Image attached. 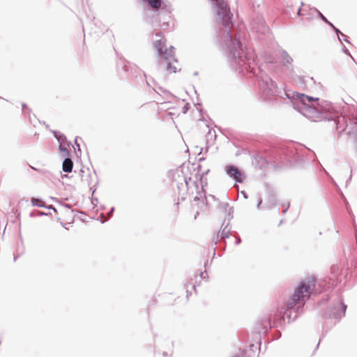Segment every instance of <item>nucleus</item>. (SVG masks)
Returning <instances> with one entry per match:
<instances>
[{"label": "nucleus", "instance_id": "nucleus-34", "mask_svg": "<svg viewBox=\"0 0 357 357\" xmlns=\"http://www.w3.org/2000/svg\"><path fill=\"white\" fill-rule=\"evenodd\" d=\"M233 212L234 211H233L232 208H229V215H231Z\"/></svg>", "mask_w": 357, "mask_h": 357}, {"label": "nucleus", "instance_id": "nucleus-37", "mask_svg": "<svg viewBox=\"0 0 357 357\" xmlns=\"http://www.w3.org/2000/svg\"><path fill=\"white\" fill-rule=\"evenodd\" d=\"M22 109H25V108H26V104H24V103H23V104L22 105Z\"/></svg>", "mask_w": 357, "mask_h": 357}, {"label": "nucleus", "instance_id": "nucleus-15", "mask_svg": "<svg viewBox=\"0 0 357 357\" xmlns=\"http://www.w3.org/2000/svg\"><path fill=\"white\" fill-rule=\"evenodd\" d=\"M54 137L56 138L59 144H63L66 140V137L64 135L61 134L56 131L53 132Z\"/></svg>", "mask_w": 357, "mask_h": 357}, {"label": "nucleus", "instance_id": "nucleus-22", "mask_svg": "<svg viewBox=\"0 0 357 357\" xmlns=\"http://www.w3.org/2000/svg\"><path fill=\"white\" fill-rule=\"evenodd\" d=\"M349 172H350V174H349V178L346 180V186L348 185V184L350 183V181H351V178H352V176H353V169L351 167H349Z\"/></svg>", "mask_w": 357, "mask_h": 357}, {"label": "nucleus", "instance_id": "nucleus-43", "mask_svg": "<svg viewBox=\"0 0 357 357\" xmlns=\"http://www.w3.org/2000/svg\"><path fill=\"white\" fill-rule=\"evenodd\" d=\"M183 181H185V182L187 183V181H186V178H183Z\"/></svg>", "mask_w": 357, "mask_h": 357}, {"label": "nucleus", "instance_id": "nucleus-4", "mask_svg": "<svg viewBox=\"0 0 357 357\" xmlns=\"http://www.w3.org/2000/svg\"><path fill=\"white\" fill-rule=\"evenodd\" d=\"M153 44L158 54L159 64L160 66L165 64L168 73H176V67L174 64L177 63V60L173 52L174 47L173 46H170L169 48L167 47L166 39L160 32L155 34Z\"/></svg>", "mask_w": 357, "mask_h": 357}, {"label": "nucleus", "instance_id": "nucleus-9", "mask_svg": "<svg viewBox=\"0 0 357 357\" xmlns=\"http://www.w3.org/2000/svg\"><path fill=\"white\" fill-rule=\"evenodd\" d=\"M253 347L254 344H250L248 350L244 351L240 349L238 352L233 354L231 357H255V353L252 349Z\"/></svg>", "mask_w": 357, "mask_h": 357}, {"label": "nucleus", "instance_id": "nucleus-23", "mask_svg": "<svg viewBox=\"0 0 357 357\" xmlns=\"http://www.w3.org/2000/svg\"><path fill=\"white\" fill-rule=\"evenodd\" d=\"M342 52H343L344 54H347V55L350 56L351 57H352V56H351V54H350V52H349V51L348 50V49H347L345 46H343V47H342Z\"/></svg>", "mask_w": 357, "mask_h": 357}, {"label": "nucleus", "instance_id": "nucleus-36", "mask_svg": "<svg viewBox=\"0 0 357 357\" xmlns=\"http://www.w3.org/2000/svg\"><path fill=\"white\" fill-rule=\"evenodd\" d=\"M38 215H46L47 214L45 213H44V212H39Z\"/></svg>", "mask_w": 357, "mask_h": 357}, {"label": "nucleus", "instance_id": "nucleus-28", "mask_svg": "<svg viewBox=\"0 0 357 357\" xmlns=\"http://www.w3.org/2000/svg\"><path fill=\"white\" fill-rule=\"evenodd\" d=\"M114 211V207H112V208L110 209V211H109L108 214H107L109 217H111V216L112 215V213H113Z\"/></svg>", "mask_w": 357, "mask_h": 357}, {"label": "nucleus", "instance_id": "nucleus-42", "mask_svg": "<svg viewBox=\"0 0 357 357\" xmlns=\"http://www.w3.org/2000/svg\"><path fill=\"white\" fill-rule=\"evenodd\" d=\"M198 214H199V212L197 211V212L196 213L195 215V218H197V215Z\"/></svg>", "mask_w": 357, "mask_h": 357}, {"label": "nucleus", "instance_id": "nucleus-44", "mask_svg": "<svg viewBox=\"0 0 357 357\" xmlns=\"http://www.w3.org/2000/svg\"><path fill=\"white\" fill-rule=\"evenodd\" d=\"M192 288L194 289V290H195V289H196V287H195V285H193V286H192Z\"/></svg>", "mask_w": 357, "mask_h": 357}, {"label": "nucleus", "instance_id": "nucleus-10", "mask_svg": "<svg viewBox=\"0 0 357 357\" xmlns=\"http://www.w3.org/2000/svg\"><path fill=\"white\" fill-rule=\"evenodd\" d=\"M73 167V162L72 160L68 157L65 158L62 164V169L64 172L70 173L72 172Z\"/></svg>", "mask_w": 357, "mask_h": 357}, {"label": "nucleus", "instance_id": "nucleus-26", "mask_svg": "<svg viewBox=\"0 0 357 357\" xmlns=\"http://www.w3.org/2000/svg\"><path fill=\"white\" fill-rule=\"evenodd\" d=\"M107 220V219H105V218H104V215H103V214H101V215H100V221H101V222H102V223H104V222H105Z\"/></svg>", "mask_w": 357, "mask_h": 357}, {"label": "nucleus", "instance_id": "nucleus-35", "mask_svg": "<svg viewBox=\"0 0 357 357\" xmlns=\"http://www.w3.org/2000/svg\"><path fill=\"white\" fill-rule=\"evenodd\" d=\"M193 200H194L195 202H197V201H199V197H198V196H195V197H194V199H193Z\"/></svg>", "mask_w": 357, "mask_h": 357}, {"label": "nucleus", "instance_id": "nucleus-13", "mask_svg": "<svg viewBox=\"0 0 357 357\" xmlns=\"http://www.w3.org/2000/svg\"><path fill=\"white\" fill-rule=\"evenodd\" d=\"M153 89L159 95L163 94L165 96V100H168L169 97L171 96V94L169 92H167L161 87H158V89L153 87Z\"/></svg>", "mask_w": 357, "mask_h": 357}, {"label": "nucleus", "instance_id": "nucleus-41", "mask_svg": "<svg viewBox=\"0 0 357 357\" xmlns=\"http://www.w3.org/2000/svg\"><path fill=\"white\" fill-rule=\"evenodd\" d=\"M298 15H301V9H298Z\"/></svg>", "mask_w": 357, "mask_h": 357}, {"label": "nucleus", "instance_id": "nucleus-11", "mask_svg": "<svg viewBox=\"0 0 357 357\" xmlns=\"http://www.w3.org/2000/svg\"><path fill=\"white\" fill-rule=\"evenodd\" d=\"M281 58L284 64H291L293 62V59L285 50L281 52Z\"/></svg>", "mask_w": 357, "mask_h": 357}, {"label": "nucleus", "instance_id": "nucleus-40", "mask_svg": "<svg viewBox=\"0 0 357 357\" xmlns=\"http://www.w3.org/2000/svg\"><path fill=\"white\" fill-rule=\"evenodd\" d=\"M224 206H225V207H228V206H229V205H228V204L225 203V204H224Z\"/></svg>", "mask_w": 357, "mask_h": 357}, {"label": "nucleus", "instance_id": "nucleus-12", "mask_svg": "<svg viewBox=\"0 0 357 357\" xmlns=\"http://www.w3.org/2000/svg\"><path fill=\"white\" fill-rule=\"evenodd\" d=\"M147 4L153 9H158L160 7L161 0H144Z\"/></svg>", "mask_w": 357, "mask_h": 357}, {"label": "nucleus", "instance_id": "nucleus-39", "mask_svg": "<svg viewBox=\"0 0 357 357\" xmlns=\"http://www.w3.org/2000/svg\"><path fill=\"white\" fill-rule=\"evenodd\" d=\"M65 206L67 207V208H70V205L69 204H65Z\"/></svg>", "mask_w": 357, "mask_h": 357}, {"label": "nucleus", "instance_id": "nucleus-45", "mask_svg": "<svg viewBox=\"0 0 357 357\" xmlns=\"http://www.w3.org/2000/svg\"><path fill=\"white\" fill-rule=\"evenodd\" d=\"M166 15H167L168 17H170V16H169V14H168V13H167V14H166Z\"/></svg>", "mask_w": 357, "mask_h": 357}, {"label": "nucleus", "instance_id": "nucleus-31", "mask_svg": "<svg viewBox=\"0 0 357 357\" xmlns=\"http://www.w3.org/2000/svg\"><path fill=\"white\" fill-rule=\"evenodd\" d=\"M290 204L288 203L287 207L283 210V213H285L289 207Z\"/></svg>", "mask_w": 357, "mask_h": 357}, {"label": "nucleus", "instance_id": "nucleus-25", "mask_svg": "<svg viewBox=\"0 0 357 357\" xmlns=\"http://www.w3.org/2000/svg\"><path fill=\"white\" fill-rule=\"evenodd\" d=\"M168 26H169V24H168V22H164L161 24V27H162V29H166V28H167V27H168Z\"/></svg>", "mask_w": 357, "mask_h": 357}, {"label": "nucleus", "instance_id": "nucleus-27", "mask_svg": "<svg viewBox=\"0 0 357 357\" xmlns=\"http://www.w3.org/2000/svg\"><path fill=\"white\" fill-rule=\"evenodd\" d=\"M261 203H262V199H261V197H259V200H258V204H257V208H258V209L259 208L260 205L261 204Z\"/></svg>", "mask_w": 357, "mask_h": 357}, {"label": "nucleus", "instance_id": "nucleus-32", "mask_svg": "<svg viewBox=\"0 0 357 357\" xmlns=\"http://www.w3.org/2000/svg\"><path fill=\"white\" fill-rule=\"evenodd\" d=\"M75 144L76 146L78 147V150L80 151V147H79V144L77 143V139L76 138L75 139Z\"/></svg>", "mask_w": 357, "mask_h": 357}, {"label": "nucleus", "instance_id": "nucleus-3", "mask_svg": "<svg viewBox=\"0 0 357 357\" xmlns=\"http://www.w3.org/2000/svg\"><path fill=\"white\" fill-rule=\"evenodd\" d=\"M315 285V278H312L307 282L303 281L295 290L292 296L287 303L286 311L282 319L287 322L295 321L298 317L299 309H302L310 295L312 287Z\"/></svg>", "mask_w": 357, "mask_h": 357}, {"label": "nucleus", "instance_id": "nucleus-38", "mask_svg": "<svg viewBox=\"0 0 357 357\" xmlns=\"http://www.w3.org/2000/svg\"><path fill=\"white\" fill-rule=\"evenodd\" d=\"M200 276H201L202 278H204V273H201Z\"/></svg>", "mask_w": 357, "mask_h": 357}, {"label": "nucleus", "instance_id": "nucleus-29", "mask_svg": "<svg viewBox=\"0 0 357 357\" xmlns=\"http://www.w3.org/2000/svg\"><path fill=\"white\" fill-rule=\"evenodd\" d=\"M241 238H240V237H237V238H236V245H238V244H240V243H241Z\"/></svg>", "mask_w": 357, "mask_h": 357}, {"label": "nucleus", "instance_id": "nucleus-14", "mask_svg": "<svg viewBox=\"0 0 357 357\" xmlns=\"http://www.w3.org/2000/svg\"><path fill=\"white\" fill-rule=\"evenodd\" d=\"M31 202L33 206L43 208L47 207V206L45 204V202L42 201L40 199L33 197Z\"/></svg>", "mask_w": 357, "mask_h": 357}, {"label": "nucleus", "instance_id": "nucleus-8", "mask_svg": "<svg viewBox=\"0 0 357 357\" xmlns=\"http://www.w3.org/2000/svg\"><path fill=\"white\" fill-rule=\"evenodd\" d=\"M301 81L307 89L313 90L317 88L316 82L312 77L303 76L301 78Z\"/></svg>", "mask_w": 357, "mask_h": 357}, {"label": "nucleus", "instance_id": "nucleus-1", "mask_svg": "<svg viewBox=\"0 0 357 357\" xmlns=\"http://www.w3.org/2000/svg\"><path fill=\"white\" fill-rule=\"evenodd\" d=\"M228 50L227 59L232 69L239 74L252 73L258 80L260 93L264 98L275 96L278 93L277 85L274 81L260 68H256L255 54L250 48H242L241 34L234 37L225 44L221 45Z\"/></svg>", "mask_w": 357, "mask_h": 357}, {"label": "nucleus", "instance_id": "nucleus-17", "mask_svg": "<svg viewBox=\"0 0 357 357\" xmlns=\"http://www.w3.org/2000/svg\"><path fill=\"white\" fill-rule=\"evenodd\" d=\"M63 144H60L59 150L61 152H62L63 153V157L68 158L70 155V152H69L68 149Z\"/></svg>", "mask_w": 357, "mask_h": 357}, {"label": "nucleus", "instance_id": "nucleus-20", "mask_svg": "<svg viewBox=\"0 0 357 357\" xmlns=\"http://www.w3.org/2000/svg\"><path fill=\"white\" fill-rule=\"evenodd\" d=\"M318 15L320 17V18L324 21L326 23H327L328 24H329L331 26H333V24L331 22H330L326 18V17L322 15L321 13H320L319 11H318Z\"/></svg>", "mask_w": 357, "mask_h": 357}, {"label": "nucleus", "instance_id": "nucleus-19", "mask_svg": "<svg viewBox=\"0 0 357 357\" xmlns=\"http://www.w3.org/2000/svg\"><path fill=\"white\" fill-rule=\"evenodd\" d=\"M207 140L214 141L216 138V134L215 131L213 130V132L210 130L206 135Z\"/></svg>", "mask_w": 357, "mask_h": 357}, {"label": "nucleus", "instance_id": "nucleus-6", "mask_svg": "<svg viewBox=\"0 0 357 357\" xmlns=\"http://www.w3.org/2000/svg\"><path fill=\"white\" fill-rule=\"evenodd\" d=\"M227 175L234 180L236 183H242L245 176L244 173L237 167L231 165H227L225 167Z\"/></svg>", "mask_w": 357, "mask_h": 357}, {"label": "nucleus", "instance_id": "nucleus-7", "mask_svg": "<svg viewBox=\"0 0 357 357\" xmlns=\"http://www.w3.org/2000/svg\"><path fill=\"white\" fill-rule=\"evenodd\" d=\"M347 305L342 301H339L331 310L329 316L331 318L340 319L345 315Z\"/></svg>", "mask_w": 357, "mask_h": 357}, {"label": "nucleus", "instance_id": "nucleus-46", "mask_svg": "<svg viewBox=\"0 0 357 357\" xmlns=\"http://www.w3.org/2000/svg\"><path fill=\"white\" fill-rule=\"evenodd\" d=\"M187 293V297L188 296V290L186 291Z\"/></svg>", "mask_w": 357, "mask_h": 357}, {"label": "nucleus", "instance_id": "nucleus-16", "mask_svg": "<svg viewBox=\"0 0 357 357\" xmlns=\"http://www.w3.org/2000/svg\"><path fill=\"white\" fill-rule=\"evenodd\" d=\"M276 197L275 195L272 193V192H270L269 195H268V203L269 204V208L273 206L275 204H276Z\"/></svg>", "mask_w": 357, "mask_h": 357}, {"label": "nucleus", "instance_id": "nucleus-2", "mask_svg": "<svg viewBox=\"0 0 357 357\" xmlns=\"http://www.w3.org/2000/svg\"><path fill=\"white\" fill-rule=\"evenodd\" d=\"M284 95L287 98L291 100L294 109L307 119L312 121H321L324 119L333 120L337 128H340V118L335 116L331 118L328 117L325 113L328 109L319 105L318 102L319 98L292 91H285Z\"/></svg>", "mask_w": 357, "mask_h": 357}, {"label": "nucleus", "instance_id": "nucleus-24", "mask_svg": "<svg viewBox=\"0 0 357 357\" xmlns=\"http://www.w3.org/2000/svg\"><path fill=\"white\" fill-rule=\"evenodd\" d=\"M340 36L341 37L342 40L350 43V42L348 40V37L346 35H344V33H341V36Z\"/></svg>", "mask_w": 357, "mask_h": 357}, {"label": "nucleus", "instance_id": "nucleus-33", "mask_svg": "<svg viewBox=\"0 0 357 357\" xmlns=\"http://www.w3.org/2000/svg\"><path fill=\"white\" fill-rule=\"evenodd\" d=\"M241 194L243 195V197H244L245 199H247V198H248V196H247V194H246V192H245L242 191V192H241Z\"/></svg>", "mask_w": 357, "mask_h": 357}, {"label": "nucleus", "instance_id": "nucleus-30", "mask_svg": "<svg viewBox=\"0 0 357 357\" xmlns=\"http://www.w3.org/2000/svg\"><path fill=\"white\" fill-rule=\"evenodd\" d=\"M46 208H49V209H52V210H54L55 212L56 211V208H55L52 205H50L49 206H47Z\"/></svg>", "mask_w": 357, "mask_h": 357}, {"label": "nucleus", "instance_id": "nucleus-21", "mask_svg": "<svg viewBox=\"0 0 357 357\" xmlns=\"http://www.w3.org/2000/svg\"><path fill=\"white\" fill-rule=\"evenodd\" d=\"M333 29H334L335 32L337 35V38L340 42H342V38L340 36H341V33H342L337 28H336L333 24L331 26Z\"/></svg>", "mask_w": 357, "mask_h": 357}, {"label": "nucleus", "instance_id": "nucleus-18", "mask_svg": "<svg viewBox=\"0 0 357 357\" xmlns=\"http://www.w3.org/2000/svg\"><path fill=\"white\" fill-rule=\"evenodd\" d=\"M227 225L225 226V227L221 231V238L225 239L226 238H228L229 236V233H230V229H227Z\"/></svg>", "mask_w": 357, "mask_h": 357}, {"label": "nucleus", "instance_id": "nucleus-5", "mask_svg": "<svg viewBox=\"0 0 357 357\" xmlns=\"http://www.w3.org/2000/svg\"><path fill=\"white\" fill-rule=\"evenodd\" d=\"M252 30L258 35L259 39H264L270 32L269 27L266 24L264 19L261 17L253 21Z\"/></svg>", "mask_w": 357, "mask_h": 357}]
</instances>
